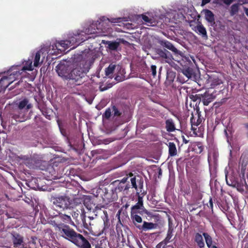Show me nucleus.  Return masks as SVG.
Returning <instances> with one entry per match:
<instances>
[{
    "label": "nucleus",
    "mask_w": 248,
    "mask_h": 248,
    "mask_svg": "<svg viewBox=\"0 0 248 248\" xmlns=\"http://www.w3.org/2000/svg\"><path fill=\"white\" fill-rule=\"evenodd\" d=\"M52 225L55 231L64 239L70 241L79 248H92L89 241L82 234L76 232L64 223L54 221Z\"/></svg>",
    "instance_id": "obj_1"
},
{
    "label": "nucleus",
    "mask_w": 248,
    "mask_h": 248,
    "mask_svg": "<svg viewBox=\"0 0 248 248\" xmlns=\"http://www.w3.org/2000/svg\"><path fill=\"white\" fill-rule=\"evenodd\" d=\"M79 61L74 63V68L69 72L68 78V84L75 87L82 84L86 73L89 71L92 62L82 57L78 58Z\"/></svg>",
    "instance_id": "obj_2"
},
{
    "label": "nucleus",
    "mask_w": 248,
    "mask_h": 248,
    "mask_svg": "<svg viewBox=\"0 0 248 248\" xmlns=\"http://www.w3.org/2000/svg\"><path fill=\"white\" fill-rule=\"evenodd\" d=\"M112 186L117 195L120 192H123L124 194H127L130 188H134L136 191L141 192L143 187V180L139 176H134L132 172L129 173L122 180H116L110 184Z\"/></svg>",
    "instance_id": "obj_3"
},
{
    "label": "nucleus",
    "mask_w": 248,
    "mask_h": 248,
    "mask_svg": "<svg viewBox=\"0 0 248 248\" xmlns=\"http://www.w3.org/2000/svg\"><path fill=\"white\" fill-rule=\"evenodd\" d=\"M98 192L100 194L103 201L107 203H110L117 201L118 195L116 192L114 191L113 187L110 184L107 186H102L98 190Z\"/></svg>",
    "instance_id": "obj_4"
},
{
    "label": "nucleus",
    "mask_w": 248,
    "mask_h": 248,
    "mask_svg": "<svg viewBox=\"0 0 248 248\" xmlns=\"http://www.w3.org/2000/svg\"><path fill=\"white\" fill-rule=\"evenodd\" d=\"M10 74L8 76H4L0 79V86L3 88H7L17 77L21 75L19 70H12V68L8 71Z\"/></svg>",
    "instance_id": "obj_5"
},
{
    "label": "nucleus",
    "mask_w": 248,
    "mask_h": 248,
    "mask_svg": "<svg viewBox=\"0 0 248 248\" xmlns=\"http://www.w3.org/2000/svg\"><path fill=\"white\" fill-rule=\"evenodd\" d=\"M53 203L62 210L70 209L71 207L70 198L65 196H61L53 198Z\"/></svg>",
    "instance_id": "obj_6"
},
{
    "label": "nucleus",
    "mask_w": 248,
    "mask_h": 248,
    "mask_svg": "<svg viewBox=\"0 0 248 248\" xmlns=\"http://www.w3.org/2000/svg\"><path fill=\"white\" fill-rule=\"evenodd\" d=\"M25 110L15 108L9 114V117L15 120L16 122H22L26 120V114Z\"/></svg>",
    "instance_id": "obj_7"
},
{
    "label": "nucleus",
    "mask_w": 248,
    "mask_h": 248,
    "mask_svg": "<svg viewBox=\"0 0 248 248\" xmlns=\"http://www.w3.org/2000/svg\"><path fill=\"white\" fill-rule=\"evenodd\" d=\"M224 133L229 145L232 147V123L230 120L227 125H225Z\"/></svg>",
    "instance_id": "obj_8"
},
{
    "label": "nucleus",
    "mask_w": 248,
    "mask_h": 248,
    "mask_svg": "<svg viewBox=\"0 0 248 248\" xmlns=\"http://www.w3.org/2000/svg\"><path fill=\"white\" fill-rule=\"evenodd\" d=\"M56 72L58 75L66 80L68 79L69 73L68 72V67L64 63H59L56 66Z\"/></svg>",
    "instance_id": "obj_9"
},
{
    "label": "nucleus",
    "mask_w": 248,
    "mask_h": 248,
    "mask_svg": "<svg viewBox=\"0 0 248 248\" xmlns=\"http://www.w3.org/2000/svg\"><path fill=\"white\" fill-rule=\"evenodd\" d=\"M9 237L13 243L14 247H17L23 242V237L16 232L12 231L10 232Z\"/></svg>",
    "instance_id": "obj_10"
},
{
    "label": "nucleus",
    "mask_w": 248,
    "mask_h": 248,
    "mask_svg": "<svg viewBox=\"0 0 248 248\" xmlns=\"http://www.w3.org/2000/svg\"><path fill=\"white\" fill-rule=\"evenodd\" d=\"M33 59V56L32 55L29 57L28 60L26 61L25 64L24 66H23L21 70L19 69V66H16L15 67H12V70H19L20 71V73H21V74L23 73V72L28 70V71H32L33 70L32 66V60Z\"/></svg>",
    "instance_id": "obj_11"
},
{
    "label": "nucleus",
    "mask_w": 248,
    "mask_h": 248,
    "mask_svg": "<svg viewBox=\"0 0 248 248\" xmlns=\"http://www.w3.org/2000/svg\"><path fill=\"white\" fill-rule=\"evenodd\" d=\"M156 52L160 57L165 60L166 62L169 63L171 61L172 57V55L171 53L166 49H162L161 48H157L156 50Z\"/></svg>",
    "instance_id": "obj_12"
},
{
    "label": "nucleus",
    "mask_w": 248,
    "mask_h": 248,
    "mask_svg": "<svg viewBox=\"0 0 248 248\" xmlns=\"http://www.w3.org/2000/svg\"><path fill=\"white\" fill-rule=\"evenodd\" d=\"M17 105L16 108L22 110H25L28 112L29 110L32 108V105L29 103V100L27 98H25L23 100L20 101Z\"/></svg>",
    "instance_id": "obj_13"
},
{
    "label": "nucleus",
    "mask_w": 248,
    "mask_h": 248,
    "mask_svg": "<svg viewBox=\"0 0 248 248\" xmlns=\"http://www.w3.org/2000/svg\"><path fill=\"white\" fill-rule=\"evenodd\" d=\"M232 165V160L231 159H230L228 163L230 171L227 170V168H226L225 170L226 183L230 186H232V170L231 169Z\"/></svg>",
    "instance_id": "obj_14"
},
{
    "label": "nucleus",
    "mask_w": 248,
    "mask_h": 248,
    "mask_svg": "<svg viewBox=\"0 0 248 248\" xmlns=\"http://www.w3.org/2000/svg\"><path fill=\"white\" fill-rule=\"evenodd\" d=\"M82 34H76L72 36L67 41L69 43L71 49H73L80 45L79 38L82 37Z\"/></svg>",
    "instance_id": "obj_15"
},
{
    "label": "nucleus",
    "mask_w": 248,
    "mask_h": 248,
    "mask_svg": "<svg viewBox=\"0 0 248 248\" xmlns=\"http://www.w3.org/2000/svg\"><path fill=\"white\" fill-rule=\"evenodd\" d=\"M158 43L163 47H166L175 54H178L179 51L173 45V44L166 40H159Z\"/></svg>",
    "instance_id": "obj_16"
},
{
    "label": "nucleus",
    "mask_w": 248,
    "mask_h": 248,
    "mask_svg": "<svg viewBox=\"0 0 248 248\" xmlns=\"http://www.w3.org/2000/svg\"><path fill=\"white\" fill-rule=\"evenodd\" d=\"M156 227V224L146 221H144L142 225L137 226V228L139 230L144 231L155 229Z\"/></svg>",
    "instance_id": "obj_17"
},
{
    "label": "nucleus",
    "mask_w": 248,
    "mask_h": 248,
    "mask_svg": "<svg viewBox=\"0 0 248 248\" xmlns=\"http://www.w3.org/2000/svg\"><path fill=\"white\" fill-rule=\"evenodd\" d=\"M56 49L61 51H64L66 49L70 47L69 43L67 40L58 42L55 44Z\"/></svg>",
    "instance_id": "obj_18"
},
{
    "label": "nucleus",
    "mask_w": 248,
    "mask_h": 248,
    "mask_svg": "<svg viewBox=\"0 0 248 248\" xmlns=\"http://www.w3.org/2000/svg\"><path fill=\"white\" fill-rule=\"evenodd\" d=\"M202 12L204 13L205 19L211 24H215V15L213 13L208 10H203Z\"/></svg>",
    "instance_id": "obj_19"
},
{
    "label": "nucleus",
    "mask_w": 248,
    "mask_h": 248,
    "mask_svg": "<svg viewBox=\"0 0 248 248\" xmlns=\"http://www.w3.org/2000/svg\"><path fill=\"white\" fill-rule=\"evenodd\" d=\"M139 212H131L130 213V217L132 220L133 224L136 226L140 225L139 224L142 221V219L140 216L138 215Z\"/></svg>",
    "instance_id": "obj_20"
},
{
    "label": "nucleus",
    "mask_w": 248,
    "mask_h": 248,
    "mask_svg": "<svg viewBox=\"0 0 248 248\" xmlns=\"http://www.w3.org/2000/svg\"><path fill=\"white\" fill-rule=\"evenodd\" d=\"M176 77V72L171 69H168L167 71L166 83L170 84L174 80Z\"/></svg>",
    "instance_id": "obj_21"
},
{
    "label": "nucleus",
    "mask_w": 248,
    "mask_h": 248,
    "mask_svg": "<svg viewBox=\"0 0 248 248\" xmlns=\"http://www.w3.org/2000/svg\"><path fill=\"white\" fill-rule=\"evenodd\" d=\"M143 207L142 197L140 195L138 196V202L131 207V212H139L138 210L140 209Z\"/></svg>",
    "instance_id": "obj_22"
},
{
    "label": "nucleus",
    "mask_w": 248,
    "mask_h": 248,
    "mask_svg": "<svg viewBox=\"0 0 248 248\" xmlns=\"http://www.w3.org/2000/svg\"><path fill=\"white\" fill-rule=\"evenodd\" d=\"M165 127L168 132H173L176 130L175 124L172 119H167L165 121Z\"/></svg>",
    "instance_id": "obj_23"
},
{
    "label": "nucleus",
    "mask_w": 248,
    "mask_h": 248,
    "mask_svg": "<svg viewBox=\"0 0 248 248\" xmlns=\"http://www.w3.org/2000/svg\"><path fill=\"white\" fill-rule=\"evenodd\" d=\"M196 28V31L199 34L201 35L202 38L204 39H207L208 36L207 34L206 29L202 24L198 25Z\"/></svg>",
    "instance_id": "obj_24"
},
{
    "label": "nucleus",
    "mask_w": 248,
    "mask_h": 248,
    "mask_svg": "<svg viewBox=\"0 0 248 248\" xmlns=\"http://www.w3.org/2000/svg\"><path fill=\"white\" fill-rule=\"evenodd\" d=\"M212 95L208 93H205L202 94V101L205 106H208L210 103L213 101Z\"/></svg>",
    "instance_id": "obj_25"
},
{
    "label": "nucleus",
    "mask_w": 248,
    "mask_h": 248,
    "mask_svg": "<svg viewBox=\"0 0 248 248\" xmlns=\"http://www.w3.org/2000/svg\"><path fill=\"white\" fill-rule=\"evenodd\" d=\"M59 218L65 223H69L74 225V223L72 220L70 216L64 214L60 213L59 215Z\"/></svg>",
    "instance_id": "obj_26"
},
{
    "label": "nucleus",
    "mask_w": 248,
    "mask_h": 248,
    "mask_svg": "<svg viewBox=\"0 0 248 248\" xmlns=\"http://www.w3.org/2000/svg\"><path fill=\"white\" fill-rule=\"evenodd\" d=\"M116 68V65L111 63L109 65V66L106 68L105 69V74L106 76L112 78V75L114 72V71Z\"/></svg>",
    "instance_id": "obj_27"
},
{
    "label": "nucleus",
    "mask_w": 248,
    "mask_h": 248,
    "mask_svg": "<svg viewBox=\"0 0 248 248\" xmlns=\"http://www.w3.org/2000/svg\"><path fill=\"white\" fill-rule=\"evenodd\" d=\"M169 154L170 156H174L177 155V149L174 143H169Z\"/></svg>",
    "instance_id": "obj_28"
},
{
    "label": "nucleus",
    "mask_w": 248,
    "mask_h": 248,
    "mask_svg": "<svg viewBox=\"0 0 248 248\" xmlns=\"http://www.w3.org/2000/svg\"><path fill=\"white\" fill-rule=\"evenodd\" d=\"M195 241L197 243V245L200 248H202L204 246V243L202 236L199 233H197L195 236Z\"/></svg>",
    "instance_id": "obj_29"
},
{
    "label": "nucleus",
    "mask_w": 248,
    "mask_h": 248,
    "mask_svg": "<svg viewBox=\"0 0 248 248\" xmlns=\"http://www.w3.org/2000/svg\"><path fill=\"white\" fill-rule=\"evenodd\" d=\"M193 149L197 154H201L203 150V146L202 142H197L193 144Z\"/></svg>",
    "instance_id": "obj_30"
},
{
    "label": "nucleus",
    "mask_w": 248,
    "mask_h": 248,
    "mask_svg": "<svg viewBox=\"0 0 248 248\" xmlns=\"http://www.w3.org/2000/svg\"><path fill=\"white\" fill-rule=\"evenodd\" d=\"M107 44L108 45V48L111 50H117L120 45V43L116 41H108Z\"/></svg>",
    "instance_id": "obj_31"
},
{
    "label": "nucleus",
    "mask_w": 248,
    "mask_h": 248,
    "mask_svg": "<svg viewBox=\"0 0 248 248\" xmlns=\"http://www.w3.org/2000/svg\"><path fill=\"white\" fill-rule=\"evenodd\" d=\"M183 74L186 76L187 78H191L194 74L193 69L189 67L183 69Z\"/></svg>",
    "instance_id": "obj_32"
},
{
    "label": "nucleus",
    "mask_w": 248,
    "mask_h": 248,
    "mask_svg": "<svg viewBox=\"0 0 248 248\" xmlns=\"http://www.w3.org/2000/svg\"><path fill=\"white\" fill-rule=\"evenodd\" d=\"M203 235L204 237L207 247L209 248H211V247L213 246L212 245V239L211 237L207 233L205 232L203 233Z\"/></svg>",
    "instance_id": "obj_33"
},
{
    "label": "nucleus",
    "mask_w": 248,
    "mask_h": 248,
    "mask_svg": "<svg viewBox=\"0 0 248 248\" xmlns=\"http://www.w3.org/2000/svg\"><path fill=\"white\" fill-rule=\"evenodd\" d=\"M190 123L191 124V130L193 131V134L197 135V126H195V124H196V118L192 115L190 118Z\"/></svg>",
    "instance_id": "obj_34"
},
{
    "label": "nucleus",
    "mask_w": 248,
    "mask_h": 248,
    "mask_svg": "<svg viewBox=\"0 0 248 248\" xmlns=\"http://www.w3.org/2000/svg\"><path fill=\"white\" fill-rule=\"evenodd\" d=\"M41 51H37L34 56V60H33V65L35 67H37L38 66L39 63H40V57H41Z\"/></svg>",
    "instance_id": "obj_35"
},
{
    "label": "nucleus",
    "mask_w": 248,
    "mask_h": 248,
    "mask_svg": "<svg viewBox=\"0 0 248 248\" xmlns=\"http://www.w3.org/2000/svg\"><path fill=\"white\" fill-rule=\"evenodd\" d=\"M112 115L114 117L120 116L122 113L115 106H113L112 107Z\"/></svg>",
    "instance_id": "obj_36"
},
{
    "label": "nucleus",
    "mask_w": 248,
    "mask_h": 248,
    "mask_svg": "<svg viewBox=\"0 0 248 248\" xmlns=\"http://www.w3.org/2000/svg\"><path fill=\"white\" fill-rule=\"evenodd\" d=\"M202 94H192L190 96V98L194 102L199 101L200 102L202 101Z\"/></svg>",
    "instance_id": "obj_37"
},
{
    "label": "nucleus",
    "mask_w": 248,
    "mask_h": 248,
    "mask_svg": "<svg viewBox=\"0 0 248 248\" xmlns=\"http://www.w3.org/2000/svg\"><path fill=\"white\" fill-rule=\"evenodd\" d=\"M173 230H171L170 229H168L167 232V234L166 237L164 240L166 243H167L168 244L170 242V239L171 238L173 234Z\"/></svg>",
    "instance_id": "obj_38"
},
{
    "label": "nucleus",
    "mask_w": 248,
    "mask_h": 248,
    "mask_svg": "<svg viewBox=\"0 0 248 248\" xmlns=\"http://www.w3.org/2000/svg\"><path fill=\"white\" fill-rule=\"evenodd\" d=\"M112 114V112L111 109L110 108H108L106 109L105 113L103 114V117L106 119H108L110 117Z\"/></svg>",
    "instance_id": "obj_39"
},
{
    "label": "nucleus",
    "mask_w": 248,
    "mask_h": 248,
    "mask_svg": "<svg viewBox=\"0 0 248 248\" xmlns=\"http://www.w3.org/2000/svg\"><path fill=\"white\" fill-rule=\"evenodd\" d=\"M78 34H82V37L79 38L80 40V44L84 42L85 41L88 40V39L90 38L91 37L89 36V34H86L85 33H84L83 31H81Z\"/></svg>",
    "instance_id": "obj_40"
},
{
    "label": "nucleus",
    "mask_w": 248,
    "mask_h": 248,
    "mask_svg": "<svg viewBox=\"0 0 248 248\" xmlns=\"http://www.w3.org/2000/svg\"><path fill=\"white\" fill-rule=\"evenodd\" d=\"M221 2H223L227 5H229L232 2V0H214V1L215 3H220Z\"/></svg>",
    "instance_id": "obj_41"
},
{
    "label": "nucleus",
    "mask_w": 248,
    "mask_h": 248,
    "mask_svg": "<svg viewBox=\"0 0 248 248\" xmlns=\"http://www.w3.org/2000/svg\"><path fill=\"white\" fill-rule=\"evenodd\" d=\"M141 17L142 20L147 24H152V19L148 17L147 16L144 15H141Z\"/></svg>",
    "instance_id": "obj_42"
},
{
    "label": "nucleus",
    "mask_w": 248,
    "mask_h": 248,
    "mask_svg": "<svg viewBox=\"0 0 248 248\" xmlns=\"http://www.w3.org/2000/svg\"><path fill=\"white\" fill-rule=\"evenodd\" d=\"M150 71L153 77H155L156 75V66L155 65H152Z\"/></svg>",
    "instance_id": "obj_43"
},
{
    "label": "nucleus",
    "mask_w": 248,
    "mask_h": 248,
    "mask_svg": "<svg viewBox=\"0 0 248 248\" xmlns=\"http://www.w3.org/2000/svg\"><path fill=\"white\" fill-rule=\"evenodd\" d=\"M79 211L77 210V211H73L71 214L72 215V216L74 219H77L79 216Z\"/></svg>",
    "instance_id": "obj_44"
},
{
    "label": "nucleus",
    "mask_w": 248,
    "mask_h": 248,
    "mask_svg": "<svg viewBox=\"0 0 248 248\" xmlns=\"http://www.w3.org/2000/svg\"><path fill=\"white\" fill-rule=\"evenodd\" d=\"M167 243H166V242L163 240L162 241L158 243L156 246L155 248H162L163 246L167 245Z\"/></svg>",
    "instance_id": "obj_45"
},
{
    "label": "nucleus",
    "mask_w": 248,
    "mask_h": 248,
    "mask_svg": "<svg viewBox=\"0 0 248 248\" xmlns=\"http://www.w3.org/2000/svg\"><path fill=\"white\" fill-rule=\"evenodd\" d=\"M120 18H112L111 19L107 18V20H108L109 22L111 23H117L119 21V20L120 19Z\"/></svg>",
    "instance_id": "obj_46"
},
{
    "label": "nucleus",
    "mask_w": 248,
    "mask_h": 248,
    "mask_svg": "<svg viewBox=\"0 0 248 248\" xmlns=\"http://www.w3.org/2000/svg\"><path fill=\"white\" fill-rule=\"evenodd\" d=\"M198 118L196 120V124H195V126H198L202 122V119L200 117V115L199 114H198Z\"/></svg>",
    "instance_id": "obj_47"
},
{
    "label": "nucleus",
    "mask_w": 248,
    "mask_h": 248,
    "mask_svg": "<svg viewBox=\"0 0 248 248\" xmlns=\"http://www.w3.org/2000/svg\"><path fill=\"white\" fill-rule=\"evenodd\" d=\"M81 218H82V222L84 224V226L85 227V228H87V224L86 223V221H85V214H82L81 215Z\"/></svg>",
    "instance_id": "obj_48"
},
{
    "label": "nucleus",
    "mask_w": 248,
    "mask_h": 248,
    "mask_svg": "<svg viewBox=\"0 0 248 248\" xmlns=\"http://www.w3.org/2000/svg\"><path fill=\"white\" fill-rule=\"evenodd\" d=\"M168 229L173 230V223L170 218H169Z\"/></svg>",
    "instance_id": "obj_49"
},
{
    "label": "nucleus",
    "mask_w": 248,
    "mask_h": 248,
    "mask_svg": "<svg viewBox=\"0 0 248 248\" xmlns=\"http://www.w3.org/2000/svg\"><path fill=\"white\" fill-rule=\"evenodd\" d=\"M211 0H202L201 6H203L206 4L209 3Z\"/></svg>",
    "instance_id": "obj_50"
},
{
    "label": "nucleus",
    "mask_w": 248,
    "mask_h": 248,
    "mask_svg": "<svg viewBox=\"0 0 248 248\" xmlns=\"http://www.w3.org/2000/svg\"><path fill=\"white\" fill-rule=\"evenodd\" d=\"M115 79L118 82L122 81L123 80V78L120 76H117L115 78Z\"/></svg>",
    "instance_id": "obj_51"
},
{
    "label": "nucleus",
    "mask_w": 248,
    "mask_h": 248,
    "mask_svg": "<svg viewBox=\"0 0 248 248\" xmlns=\"http://www.w3.org/2000/svg\"><path fill=\"white\" fill-rule=\"evenodd\" d=\"M209 202V205H208V207H209L210 208H211L212 209L213 207V202L212 201V198L211 197H210Z\"/></svg>",
    "instance_id": "obj_52"
},
{
    "label": "nucleus",
    "mask_w": 248,
    "mask_h": 248,
    "mask_svg": "<svg viewBox=\"0 0 248 248\" xmlns=\"http://www.w3.org/2000/svg\"><path fill=\"white\" fill-rule=\"evenodd\" d=\"M238 1L239 4L248 3V0H238Z\"/></svg>",
    "instance_id": "obj_53"
},
{
    "label": "nucleus",
    "mask_w": 248,
    "mask_h": 248,
    "mask_svg": "<svg viewBox=\"0 0 248 248\" xmlns=\"http://www.w3.org/2000/svg\"><path fill=\"white\" fill-rule=\"evenodd\" d=\"M104 230H105L106 229H108V221L106 220V221H104Z\"/></svg>",
    "instance_id": "obj_54"
},
{
    "label": "nucleus",
    "mask_w": 248,
    "mask_h": 248,
    "mask_svg": "<svg viewBox=\"0 0 248 248\" xmlns=\"http://www.w3.org/2000/svg\"><path fill=\"white\" fill-rule=\"evenodd\" d=\"M213 157L214 162L216 163L217 160V155L215 153H213Z\"/></svg>",
    "instance_id": "obj_55"
},
{
    "label": "nucleus",
    "mask_w": 248,
    "mask_h": 248,
    "mask_svg": "<svg viewBox=\"0 0 248 248\" xmlns=\"http://www.w3.org/2000/svg\"><path fill=\"white\" fill-rule=\"evenodd\" d=\"M227 217H228V219H229V220L230 221V222L231 224H232V222H231V221H232V216H231V215H228V216H227Z\"/></svg>",
    "instance_id": "obj_56"
},
{
    "label": "nucleus",
    "mask_w": 248,
    "mask_h": 248,
    "mask_svg": "<svg viewBox=\"0 0 248 248\" xmlns=\"http://www.w3.org/2000/svg\"><path fill=\"white\" fill-rule=\"evenodd\" d=\"M107 17H106L105 16H102L100 18V20L102 21H105L106 20H107Z\"/></svg>",
    "instance_id": "obj_57"
},
{
    "label": "nucleus",
    "mask_w": 248,
    "mask_h": 248,
    "mask_svg": "<svg viewBox=\"0 0 248 248\" xmlns=\"http://www.w3.org/2000/svg\"><path fill=\"white\" fill-rule=\"evenodd\" d=\"M211 161V157L210 155H208V162L209 163V165H210Z\"/></svg>",
    "instance_id": "obj_58"
},
{
    "label": "nucleus",
    "mask_w": 248,
    "mask_h": 248,
    "mask_svg": "<svg viewBox=\"0 0 248 248\" xmlns=\"http://www.w3.org/2000/svg\"><path fill=\"white\" fill-rule=\"evenodd\" d=\"M244 10L246 15L248 16V8H245Z\"/></svg>",
    "instance_id": "obj_59"
},
{
    "label": "nucleus",
    "mask_w": 248,
    "mask_h": 248,
    "mask_svg": "<svg viewBox=\"0 0 248 248\" xmlns=\"http://www.w3.org/2000/svg\"><path fill=\"white\" fill-rule=\"evenodd\" d=\"M230 13L231 15H232V6L230 7Z\"/></svg>",
    "instance_id": "obj_60"
},
{
    "label": "nucleus",
    "mask_w": 248,
    "mask_h": 248,
    "mask_svg": "<svg viewBox=\"0 0 248 248\" xmlns=\"http://www.w3.org/2000/svg\"><path fill=\"white\" fill-rule=\"evenodd\" d=\"M236 188H237V190H238L239 191H241L242 190H243V189L241 187H239V186L238 185L237 186Z\"/></svg>",
    "instance_id": "obj_61"
},
{
    "label": "nucleus",
    "mask_w": 248,
    "mask_h": 248,
    "mask_svg": "<svg viewBox=\"0 0 248 248\" xmlns=\"http://www.w3.org/2000/svg\"><path fill=\"white\" fill-rule=\"evenodd\" d=\"M38 108L42 112L43 114L44 115V110H43V108H41V107H40V106H38Z\"/></svg>",
    "instance_id": "obj_62"
},
{
    "label": "nucleus",
    "mask_w": 248,
    "mask_h": 248,
    "mask_svg": "<svg viewBox=\"0 0 248 248\" xmlns=\"http://www.w3.org/2000/svg\"><path fill=\"white\" fill-rule=\"evenodd\" d=\"M188 140H186V139L184 138V139H183V142H184V143H186H186H188Z\"/></svg>",
    "instance_id": "obj_63"
},
{
    "label": "nucleus",
    "mask_w": 248,
    "mask_h": 248,
    "mask_svg": "<svg viewBox=\"0 0 248 248\" xmlns=\"http://www.w3.org/2000/svg\"><path fill=\"white\" fill-rule=\"evenodd\" d=\"M94 248H103L102 247H101V246H98V245H96L95 246V247Z\"/></svg>",
    "instance_id": "obj_64"
}]
</instances>
